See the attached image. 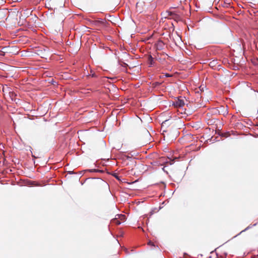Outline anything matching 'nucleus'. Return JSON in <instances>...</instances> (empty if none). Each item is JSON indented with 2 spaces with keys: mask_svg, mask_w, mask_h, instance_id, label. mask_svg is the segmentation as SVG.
<instances>
[{
  "mask_svg": "<svg viewBox=\"0 0 258 258\" xmlns=\"http://www.w3.org/2000/svg\"><path fill=\"white\" fill-rule=\"evenodd\" d=\"M184 105V100L181 99H176L172 102V105L177 108H181Z\"/></svg>",
  "mask_w": 258,
  "mask_h": 258,
  "instance_id": "nucleus-1",
  "label": "nucleus"
},
{
  "mask_svg": "<svg viewBox=\"0 0 258 258\" xmlns=\"http://www.w3.org/2000/svg\"><path fill=\"white\" fill-rule=\"evenodd\" d=\"M155 45L156 49L161 50L164 49L165 43L162 40L159 39L155 43Z\"/></svg>",
  "mask_w": 258,
  "mask_h": 258,
  "instance_id": "nucleus-2",
  "label": "nucleus"
},
{
  "mask_svg": "<svg viewBox=\"0 0 258 258\" xmlns=\"http://www.w3.org/2000/svg\"><path fill=\"white\" fill-rule=\"evenodd\" d=\"M95 23L96 24H100L105 27L108 26L109 25L108 23L105 19L101 18H99L98 20L96 21Z\"/></svg>",
  "mask_w": 258,
  "mask_h": 258,
  "instance_id": "nucleus-3",
  "label": "nucleus"
},
{
  "mask_svg": "<svg viewBox=\"0 0 258 258\" xmlns=\"http://www.w3.org/2000/svg\"><path fill=\"white\" fill-rule=\"evenodd\" d=\"M107 173L108 174H111L114 177H115L118 181H119L121 182H125V179L124 178H121V177L120 176H119V175L115 173V172H113L112 173H110V172H107Z\"/></svg>",
  "mask_w": 258,
  "mask_h": 258,
  "instance_id": "nucleus-4",
  "label": "nucleus"
},
{
  "mask_svg": "<svg viewBox=\"0 0 258 258\" xmlns=\"http://www.w3.org/2000/svg\"><path fill=\"white\" fill-rule=\"evenodd\" d=\"M148 63L149 64V67H152L154 66L155 61L154 60V58L151 55H150L148 57Z\"/></svg>",
  "mask_w": 258,
  "mask_h": 258,
  "instance_id": "nucleus-5",
  "label": "nucleus"
},
{
  "mask_svg": "<svg viewBox=\"0 0 258 258\" xmlns=\"http://www.w3.org/2000/svg\"><path fill=\"white\" fill-rule=\"evenodd\" d=\"M257 224V223H255L254 224H253V225L252 224H249L246 228H245L244 230H242L241 232H240L238 234H237L236 235H235L234 237H236V236H237L238 235H239L240 234H241L242 232H244L249 229H250V228H251L252 227H254V226H256Z\"/></svg>",
  "mask_w": 258,
  "mask_h": 258,
  "instance_id": "nucleus-6",
  "label": "nucleus"
},
{
  "mask_svg": "<svg viewBox=\"0 0 258 258\" xmlns=\"http://www.w3.org/2000/svg\"><path fill=\"white\" fill-rule=\"evenodd\" d=\"M168 15L175 17L176 19H179V16L173 11H167Z\"/></svg>",
  "mask_w": 258,
  "mask_h": 258,
  "instance_id": "nucleus-7",
  "label": "nucleus"
},
{
  "mask_svg": "<svg viewBox=\"0 0 258 258\" xmlns=\"http://www.w3.org/2000/svg\"><path fill=\"white\" fill-rule=\"evenodd\" d=\"M171 123L169 122V119H166L163 121L161 123V128H163L166 126H169Z\"/></svg>",
  "mask_w": 258,
  "mask_h": 258,
  "instance_id": "nucleus-8",
  "label": "nucleus"
},
{
  "mask_svg": "<svg viewBox=\"0 0 258 258\" xmlns=\"http://www.w3.org/2000/svg\"><path fill=\"white\" fill-rule=\"evenodd\" d=\"M87 77H91L92 78H97L98 75L94 73L92 70L91 71V74H88Z\"/></svg>",
  "mask_w": 258,
  "mask_h": 258,
  "instance_id": "nucleus-9",
  "label": "nucleus"
},
{
  "mask_svg": "<svg viewBox=\"0 0 258 258\" xmlns=\"http://www.w3.org/2000/svg\"><path fill=\"white\" fill-rule=\"evenodd\" d=\"M151 164L153 165V166H162V164L158 160H155V161H154L153 162L151 163Z\"/></svg>",
  "mask_w": 258,
  "mask_h": 258,
  "instance_id": "nucleus-10",
  "label": "nucleus"
},
{
  "mask_svg": "<svg viewBox=\"0 0 258 258\" xmlns=\"http://www.w3.org/2000/svg\"><path fill=\"white\" fill-rule=\"evenodd\" d=\"M217 64V60H213L210 62L209 64L211 67H215Z\"/></svg>",
  "mask_w": 258,
  "mask_h": 258,
  "instance_id": "nucleus-11",
  "label": "nucleus"
},
{
  "mask_svg": "<svg viewBox=\"0 0 258 258\" xmlns=\"http://www.w3.org/2000/svg\"><path fill=\"white\" fill-rule=\"evenodd\" d=\"M113 221L114 222V223L117 225H120L122 223V221L115 218L113 220Z\"/></svg>",
  "mask_w": 258,
  "mask_h": 258,
  "instance_id": "nucleus-12",
  "label": "nucleus"
},
{
  "mask_svg": "<svg viewBox=\"0 0 258 258\" xmlns=\"http://www.w3.org/2000/svg\"><path fill=\"white\" fill-rule=\"evenodd\" d=\"M169 161H166V163H169V164L170 165L173 164L174 163V162H175V159H171V158H169Z\"/></svg>",
  "mask_w": 258,
  "mask_h": 258,
  "instance_id": "nucleus-13",
  "label": "nucleus"
},
{
  "mask_svg": "<svg viewBox=\"0 0 258 258\" xmlns=\"http://www.w3.org/2000/svg\"><path fill=\"white\" fill-rule=\"evenodd\" d=\"M85 171H88L89 172H97L98 169H86Z\"/></svg>",
  "mask_w": 258,
  "mask_h": 258,
  "instance_id": "nucleus-14",
  "label": "nucleus"
},
{
  "mask_svg": "<svg viewBox=\"0 0 258 258\" xmlns=\"http://www.w3.org/2000/svg\"><path fill=\"white\" fill-rule=\"evenodd\" d=\"M118 64H120L121 66H122V67H124V68H126V67H128V64H127L126 63H125V62H123L122 63V64H120V60H119V59H118Z\"/></svg>",
  "mask_w": 258,
  "mask_h": 258,
  "instance_id": "nucleus-15",
  "label": "nucleus"
},
{
  "mask_svg": "<svg viewBox=\"0 0 258 258\" xmlns=\"http://www.w3.org/2000/svg\"><path fill=\"white\" fill-rule=\"evenodd\" d=\"M250 90H252L253 91V92L254 93V96L256 98L257 97V94H256V93H258V90H254L252 88H250Z\"/></svg>",
  "mask_w": 258,
  "mask_h": 258,
  "instance_id": "nucleus-16",
  "label": "nucleus"
},
{
  "mask_svg": "<svg viewBox=\"0 0 258 258\" xmlns=\"http://www.w3.org/2000/svg\"><path fill=\"white\" fill-rule=\"evenodd\" d=\"M165 204V201L163 202L161 204V205H160V207H159V209L157 210V211H159L160 210H161V209L163 207V205H164Z\"/></svg>",
  "mask_w": 258,
  "mask_h": 258,
  "instance_id": "nucleus-17",
  "label": "nucleus"
},
{
  "mask_svg": "<svg viewBox=\"0 0 258 258\" xmlns=\"http://www.w3.org/2000/svg\"><path fill=\"white\" fill-rule=\"evenodd\" d=\"M161 188H163L165 189L166 187V184L163 181H161Z\"/></svg>",
  "mask_w": 258,
  "mask_h": 258,
  "instance_id": "nucleus-18",
  "label": "nucleus"
},
{
  "mask_svg": "<svg viewBox=\"0 0 258 258\" xmlns=\"http://www.w3.org/2000/svg\"><path fill=\"white\" fill-rule=\"evenodd\" d=\"M161 85V83L159 82H155L153 83V85L155 87L159 86Z\"/></svg>",
  "mask_w": 258,
  "mask_h": 258,
  "instance_id": "nucleus-19",
  "label": "nucleus"
},
{
  "mask_svg": "<svg viewBox=\"0 0 258 258\" xmlns=\"http://www.w3.org/2000/svg\"><path fill=\"white\" fill-rule=\"evenodd\" d=\"M148 244L152 246H155V245L154 244V243L151 240H149L148 241Z\"/></svg>",
  "mask_w": 258,
  "mask_h": 258,
  "instance_id": "nucleus-20",
  "label": "nucleus"
},
{
  "mask_svg": "<svg viewBox=\"0 0 258 258\" xmlns=\"http://www.w3.org/2000/svg\"><path fill=\"white\" fill-rule=\"evenodd\" d=\"M230 3H224V4L223 5V7H230Z\"/></svg>",
  "mask_w": 258,
  "mask_h": 258,
  "instance_id": "nucleus-21",
  "label": "nucleus"
},
{
  "mask_svg": "<svg viewBox=\"0 0 258 258\" xmlns=\"http://www.w3.org/2000/svg\"><path fill=\"white\" fill-rule=\"evenodd\" d=\"M124 251L125 252L126 254H130V252L128 251V249L126 248H124Z\"/></svg>",
  "mask_w": 258,
  "mask_h": 258,
  "instance_id": "nucleus-22",
  "label": "nucleus"
},
{
  "mask_svg": "<svg viewBox=\"0 0 258 258\" xmlns=\"http://www.w3.org/2000/svg\"><path fill=\"white\" fill-rule=\"evenodd\" d=\"M124 157H125L127 160H131V159L132 158V157H130V156H127V155H124Z\"/></svg>",
  "mask_w": 258,
  "mask_h": 258,
  "instance_id": "nucleus-23",
  "label": "nucleus"
},
{
  "mask_svg": "<svg viewBox=\"0 0 258 258\" xmlns=\"http://www.w3.org/2000/svg\"><path fill=\"white\" fill-rule=\"evenodd\" d=\"M68 173L69 174H76V173L74 171H68Z\"/></svg>",
  "mask_w": 258,
  "mask_h": 258,
  "instance_id": "nucleus-24",
  "label": "nucleus"
},
{
  "mask_svg": "<svg viewBox=\"0 0 258 258\" xmlns=\"http://www.w3.org/2000/svg\"><path fill=\"white\" fill-rule=\"evenodd\" d=\"M165 167H163L162 168V170H163V171H164V172L166 174H168V171H167V170H166L165 169Z\"/></svg>",
  "mask_w": 258,
  "mask_h": 258,
  "instance_id": "nucleus-25",
  "label": "nucleus"
},
{
  "mask_svg": "<svg viewBox=\"0 0 258 258\" xmlns=\"http://www.w3.org/2000/svg\"><path fill=\"white\" fill-rule=\"evenodd\" d=\"M97 172H99V173H104V170H103V169H98Z\"/></svg>",
  "mask_w": 258,
  "mask_h": 258,
  "instance_id": "nucleus-26",
  "label": "nucleus"
},
{
  "mask_svg": "<svg viewBox=\"0 0 258 258\" xmlns=\"http://www.w3.org/2000/svg\"><path fill=\"white\" fill-rule=\"evenodd\" d=\"M219 136H221V137H224V134L223 133H217Z\"/></svg>",
  "mask_w": 258,
  "mask_h": 258,
  "instance_id": "nucleus-27",
  "label": "nucleus"
},
{
  "mask_svg": "<svg viewBox=\"0 0 258 258\" xmlns=\"http://www.w3.org/2000/svg\"><path fill=\"white\" fill-rule=\"evenodd\" d=\"M165 76L166 77H167V78H168V77H171V75H170V74H169L166 73V74L165 75Z\"/></svg>",
  "mask_w": 258,
  "mask_h": 258,
  "instance_id": "nucleus-28",
  "label": "nucleus"
},
{
  "mask_svg": "<svg viewBox=\"0 0 258 258\" xmlns=\"http://www.w3.org/2000/svg\"><path fill=\"white\" fill-rule=\"evenodd\" d=\"M120 216L122 218L123 220H124V219L125 218V216L124 215L121 214Z\"/></svg>",
  "mask_w": 258,
  "mask_h": 258,
  "instance_id": "nucleus-29",
  "label": "nucleus"
},
{
  "mask_svg": "<svg viewBox=\"0 0 258 258\" xmlns=\"http://www.w3.org/2000/svg\"><path fill=\"white\" fill-rule=\"evenodd\" d=\"M25 11L27 12V14H28V12H29V10H26Z\"/></svg>",
  "mask_w": 258,
  "mask_h": 258,
  "instance_id": "nucleus-30",
  "label": "nucleus"
},
{
  "mask_svg": "<svg viewBox=\"0 0 258 258\" xmlns=\"http://www.w3.org/2000/svg\"><path fill=\"white\" fill-rule=\"evenodd\" d=\"M198 256L202 257V256H203V254H198Z\"/></svg>",
  "mask_w": 258,
  "mask_h": 258,
  "instance_id": "nucleus-31",
  "label": "nucleus"
},
{
  "mask_svg": "<svg viewBox=\"0 0 258 258\" xmlns=\"http://www.w3.org/2000/svg\"><path fill=\"white\" fill-rule=\"evenodd\" d=\"M154 212H154L153 210H152V211L151 212V214H153Z\"/></svg>",
  "mask_w": 258,
  "mask_h": 258,
  "instance_id": "nucleus-32",
  "label": "nucleus"
},
{
  "mask_svg": "<svg viewBox=\"0 0 258 258\" xmlns=\"http://www.w3.org/2000/svg\"><path fill=\"white\" fill-rule=\"evenodd\" d=\"M145 131H146V132L147 133L149 134V132H148V131H147V130H146V129H145Z\"/></svg>",
  "mask_w": 258,
  "mask_h": 258,
  "instance_id": "nucleus-33",
  "label": "nucleus"
},
{
  "mask_svg": "<svg viewBox=\"0 0 258 258\" xmlns=\"http://www.w3.org/2000/svg\"><path fill=\"white\" fill-rule=\"evenodd\" d=\"M200 88H201V86L200 87ZM200 90H201V91L203 90V88H202V89H201V88H200Z\"/></svg>",
  "mask_w": 258,
  "mask_h": 258,
  "instance_id": "nucleus-34",
  "label": "nucleus"
},
{
  "mask_svg": "<svg viewBox=\"0 0 258 258\" xmlns=\"http://www.w3.org/2000/svg\"><path fill=\"white\" fill-rule=\"evenodd\" d=\"M94 164H95V167H98L97 164L95 163Z\"/></svg>",
  "mask_w": 258,
  "mask_h": 258,
  "instance_id": "nucleus-35",
  "label": "nucleus"
},
{
  "mask_svg": "<svg viewBox=\"0 0 258 258\" xmlns=\"http://www.w3.org/2000/svg\"><path fill=\"white\" fill-rule=\"evenodd\" d=\"M214 141H217V140H216V138H215V139L213 140Z\"/></svg>",
  "mask_w": 258,
  "mask_h": 258,
  "instance_id": "nucleus-36",
  "label": "nucleus"
},
{
  "mask_svg": "<svg viewBox=\"0 0 258 258\" xmlns=\"http://www.w3.org/2000/svg\"><path fill=\"white\" fill-rule=\"evenodd\" d=\"M83 182H81V184L83 185Z\"/></svg>",
  "mask_w": 258,
  "mask_h": 258,
  "instance_id": "nucleus-37",
  "label": "nucleus"
},
{
  "mask_svg": "<svg viewBox=\"0 0 258 258\" xmlns=\"http://www.w3.org/2000/svg\"><path fill=\"white\" fill-rule=\"evenodd\" d=\"M117 150H120V148H118Z\"/></svg>",
  "mask_w": 258,
  "mask_h": 258,
  "instance_id": "nucleus-38",
  "label": "nucleus"
},
{
  "mask_svg": "<svg viewBox=\"0 0 258 258\" xmlns=\"http://www.w3.org/2000/svg\"><path fill=\"white\" fill-rule=\"evenodd\" d=\"M166 131L165 130H163V132H166Z\"/></svg>",
  "mask_w": 258,
  "mask_h": 258,
  "instance_id": "nucleus-39",
  "label": "nucleus"
}]
</instances>
